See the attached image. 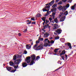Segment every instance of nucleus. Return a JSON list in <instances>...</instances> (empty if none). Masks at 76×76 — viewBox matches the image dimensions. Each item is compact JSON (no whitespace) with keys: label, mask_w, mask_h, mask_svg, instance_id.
<instances>
[{"label":"nucleus","mask_w":76,"mask_h":76,"mask_svg":"<svg viewBox=\"0 0 76 76\" xmlns=\"http://www.w3.org/2000/svg\"><path fill=\"white\" fill-rule=\"evenodd\" d=\"M67 15H68V12L67 11H66L64 13L63 12L61 13L59 16L60 19V21L61 22H63L65 20V19H66V16H67Z\"/></svg>","instance_id":"obj_1"},{"label":"nucleus","mask_w":76,"mask_h":76,"mask_svg":"<svg viewBox=\"0 0 76 76\" xmlns=\"http://www.w3.org/2000/svg\"><path fill=\"white\" fill-rule=\"evenodd\" d=\"M22 60L21 58L18 59H17L14 62V63L15 65H17V66H14V67L15 69H17L19 67V63L21 62V61H22Z\"/></svg>","instance_id":"obj_2"},{"label":"nucleus","mask_w":76,"mask_h":76,"mask_svg":"<svg viewBox=\"0 0 76 76\" xmlns=\"http://www.w3.org/2000/svg\"><path fill=\"white\" fill-rule=\"evenodd\" d=\"M37 45H38L37 44H36L34 46L33 48H37V49H34V50H42L43 48V47L41 46H39L37 47Z\"/></svg>","instance_id":"obj_3"},{"label":"nucleus","mask_w":76,"mask_h":76,"mask_svg":"<svg viewBox=\"0 0 76 76\" xmlns=\"http://www.w3.org/2000/svg\"><path fill=\"white\" fill-rule=\"evenodd\" d=\"M55 31L58 34H60L62 32V30L61 29V28H59L56 30Z\"/></svg>","instance_id":"obj_4"},{"label":"nucleus","mask_w":76,"mask_h":76,"mask_svg":"<svg viewBox=\"0 0 76 76\" xmlns=\"http://www.w3.org/2000/svg\"><path fill=\"white\" fill-rule=\"evenodd\" d=\"M58 28H60V26H58V25L57 24H55L53 25V30H56V29H57Z\"/></svg>","instance_id":"obj_5"},{"label":"nucleus","mask_w":76,"mask_h":76,"mask_svg":"<svg viewBox=\"0 0 76 76\" xmlns=\"http://www.w3.org/2000/svg\"><path fill=\"white\" fill-rule=\"evenodd\" d=\"M64 6L63 7L61 5H60L58 7V9L59 10H62V12H65V10H64Z\"/></svg>","instance_id":"obj_6"},{"label":"nucleus","mask_w":76,"mask_h":76,"mask_svg":"<svg viewBox=\"0 0 76 76\" xmlns=\"http://www.w3.org/2000/svg\"><path fill=\"white\" fill-rule=\"evenodd\" d=\"M31 58L32 61H35V59H36V56L35 54H33V55L31 56Z\"/></svg>","instance_id":"obj_7"},{"label":"nucleus","mask_w":76,"mask_h":76,"mask_svg":"<svg viewBox=\"0 0 76 76\" xmlns=\"http://www.w3.org/2000/svg\"><path fill=\"white\" fill-rule=\"evenodd\" d=\"M31 57H27L26 58V60L25 61L27 62V63H29L31 61Z\"/></svg>","instance_id":"obj_8"},{"label":"nucleus","mask_w":76,"mask_h":76,"mask_svg":"<svg viewBox=\"0 0 76 76\" xmlns=\"http://www.w3.org/2000/svg\"><path fill=\"white\" fill-rule=\"evenodd\" d=\"M70 6V5L69 4H67L66 6H64V10L65 11H66V10L67 8H69V7Z\"/></svg>","instance_id":"obj_9"},{"label":"nucleus","mask_w":76,"mask_h":76,"mask_svg":"<svg viewBox=\"0 0 76 76\" xmlns=\"http://www.w3.org/2000/svg\"><path fill=\"white\" fill-rule=\"evenodd\" d=\"M66 53V50H64L62 51L61 53H60L59 54V56H61L65 54Z\"/></svg>","instance_id":"obj_10"},{"label":"nucleus","mask_w":76,"mask_h":76,"mask_svg":"<svg viewBox=\"0 0 76 76\" xmlns=\"http://www.w3.org/2000/svg\"><path fill=\"white\" fill-rule=\"evenodd\" d=\"M57 10V8H53L51 10V11L52 12H55V13H56V11Z\"/></svg>","instance_id":"obj_11"},{"label":"nucleus","mask_w":76,"mask_h":76,"mask_svg":"<svg viewBox=\"0 0 76 76\" xmlns=\"http://www.w3.org/2000/svg\"><path fill=\"white\" fill-rule=\"evenodd\" d=\"M22 66H23V67H26L27 66H28V64L25 62H23L22 63Z\"/></svg>","instance_id":"obj_12"},{"label":"nucleus","mask_w":76,"mask_h":76,"mask_svg":"<svg viewBox=\"0 0 76 76\" xmlns=\"http://www.w3.org/2000/svg\"><path fill=\"white\" fill-rule=\"evenodd\" d=\"M54 0H53L52 1H51L50 3H49L50 5L51 6L52 5L54 4Z\"/></svg>","instance_id":"obj_13"},{"label":"nucleus","mask_w":76,"mask_h":76,"mask_svg":"<svg viewBox=\"0 0 76 76\" xmlns=\"http://www.w3.org/2000/svg\"><path fill=\"white\" fill-rule=\"evenodd\" d=\"M44 37H45V38H47L49 36V34H48V33H46L44 34Z\"/></svg>","instance_id":"obj_14"},{"label":"nucleus","mask_w":76,"mask_h":76,"mask_svg":"<svg viewBox=\"0 0 76 76\" xmlns=\"http://www.w3.org/2000/svg\"><path fill=\"white\" fill-rule=\"evenodd\" d=\"M76 4H75L74 6H72L71 7V10H75V6H76Z\"/></svg>","instance_id":"obj_15"},{"label":"nucleus","mask_w":76,"mask_h":76,"mask_svg":"<svg viewBox=\"0 0 76 76\" xmlns=\"http://www.w3.org/2000/svg\"><path fill=\"white\" fill-rule=\"evenodd\" d=\"M26 48L28 50H29V49H31V45H30L29 46H28V45H26Z\"/></svg>","instance_id":"obj_16"},{"label":"nucleus","mask_w":76,"mask_h":76,"mask_svg":"<svg viewBox=\"0 0 76 76\" xmlns=\"http://www.w3.org/2000/svg\"><path fill=\"white\" fill-rule=\"evenodd\" d=\"M35 61H31L30 62V64H29V65H30V66H32V65H33V64H35Z\"/></svg>","instance_id":"obj_17"},{"label":"nucleus","mask_w":76,"mask_h":76,"mask_svg":"<svg viewBox=\"0 0 76 76\" xmlns=\"http://www.w3.org/2000/svg\"><path fill=\"white\" fill-rule=\"evenodd\" d=\"M67 45L68 46L70 49H72V46H71V44L70 43H67Z\"/></svg>","instance_id":"obj_18"},{"label":"nucleus","mask_w":76,"mask_h":76,"mask_svg":"<svg viewBox=\"0 0 76 76\" xmlns=\"http://www.w3.org/2000/svg\"><path fill=\"white\" fill-rule=\"evenodd\" d=\"M56 15L55 13H53V12L52 15V19H54V18H55V15Z\"/></svg>","instance_id":"obj_19"},{"label":"nucleus","mask_w":76,"mask_h":76,"mask_svg":"<svg viewBox=\"0 0 76 76\" xmlns=\"http://www.w3.org/2000/svg\"><path fill=\"white\" fill-rule=\"evenodd\" d=\"M60 41L62 42H64L65 41V39L64 38H61L60 39Z\"/></svg>","instance_id":"obj_20"},{"label":"nucleus","mask_w":76,"mask_h":76,"mask_svg":"<svg viewBox=\"0 0 76 76\" xmlns=\"http://www.w3.org/2000/svg\"><path fill=\"white\" fill-rule=\"evenodd\" d=\"M9 64L11 66H13V65H15V64L13 63V62L11 61L10 62Z\"/></svg>","instance_id":"obj_21"},{"label":"nucleus","mask_w":76,"mask_h":76,"mask_svg":"<svg viewBox=\"0 0 76 76\" xmlns=\"http://www.w3.org/2000/svg\"><path fill=\"white\" fill-rule=\"evenodd\" d=\"M8 71H10L12 69V67H6Z\"/></svg>","instance_id":"obj_22"},{"label":"nucleus","mask_w":76,"mask_h":76,"mask_svg":"<svg viewBox=\"0 0 76 76\" xmlns=\"http://www.w3.org/2000/svg\"><path fill=\"white\" fill-rule=\"evenodd\" d=\"M17 58V55H14L13 57V60H16Z\"/></svg>","instance_id":"obj_23"},{"label":"nucleus","mask_w":76,"mask_h":76,"mask_svg":"<svg viewBox=\"0 0 76 76\" xmlns=\"http://www.w3.org/2000/svg\"><path fill=\"white\" fill-rule=\"evenodd\" d=\"M26 22H28V23H27V25H29V24H31V22L32 21H29V20H27L26 21Z\"/></svg>","instance_id":"obj_24"},{"label":"nucleus","mask_w":76,"mask_h":76,"mask_svg":"<svg viewBox=\"0 0 76 76\" xmlns=\"http://www.w3.org/2000/svg\"><path fill=\"white\" fill-rule=\"evenodd\" d=\"M57 7V4H56L53 5L52 7H53V8H55V7Z\"/></svg>","instance_id":"obj_25"},{"label":"nucleus","mask_w":76,"mask_h":76,"mask_svg":"<svg viewBox=\"0 0 76 76\" xmlns=\"http://www.w3.org/2000/svg\"><path fill=\"white\" fill-rule=\"evenodd\" d=\"M39 58H40V57H39V56H37L36 57V60H35V61H37H37H38V60H39Z\"/></svg>","instance_id":"obj_26"},{"label":"nucleus","mask_w":76,"mask_h":76,"mask_svg":"<svg viewBox=\"0 0 76 76\" xmlns=\"http://www.w3.org/2000/svg\"><path fill=\"white\" fill-rule=\"evenodd\" d=\"M51 6L50 5H48V6H46L45 7V9H50V7Z\"/></svg>","instance_id":"obj_27"},{"label":"nucleus","mask_w":76,"mask_h":76,"mask_svg":"<svg viewBox=\"0 0 76 76\" xmlns=\"http://www.w3.org/2000/svg\"><path fill=\"white\" fill-rule=\"evenodd\" d=\"M38 41H44V38H39V39H38Z\"/></svg>","instance_id":"obj_28"},{"label":"nucleus","mask_w":76,"mask_h":76,"mask_svg":"<svg viewBox=\"0 0 76 76\" xmlns=\"http://www.w3.org/2000/svg\"><path fill=\"white\" fill-rule=\"evenodd\" d=\"M16 55L17 58H21V57H22V56L21 55H18V54Z\"/></svg>","instance_id":"obj_29"},{"label":"nucleus","mask_w":76,"mask_h":76,"mask_svg":"<svg viewBox=\"0 0 76 76\" xmlns=\"http://www.w3.org/2000/svg\"><path fill=\"white\" fill-rule=\"evenodd\" d=\"M36 16L37 17V18H39V17H41L42 16L41 14H38Z\"/></svg>","instance_id":"obj_30"},{"label":"nucleus","mask_w":76,"mask_h":76,"mask_svg":"<svg viewBox=\"0 0 76 76\" xmlns=\"http://www.w3.org/2000/svg\"><path fill=\"white\" fill-rule=\"evenodd\" d=\"M54 20L55 21V22H56V23H58V20L57 19V18H55L54 19Z\"/></svg>","instance_id":"obj_31"},{"label":"nucleus","mask_w":76,"mask_h":76,"mask_svg":"<svg viewBox=\"0 0 76 76\" xmlns=\"http://www.w3.org/2000/svg\"><path fill=\"white\" fill-rule=\"evenodd\" d=\"M58 4H59V5L62 4H63V2H62V1H59V2H58Z\"/></svg>","instance_id":"obj_32"},{"label":"nucleus","mask_w":76,"mask_h":76,"mask_svg":"<svg viewBox=\"0 0 76 76\" xmlns=\"http://www.w3.org/2000/svg\"><path fill=\"white\" fill-rule=\"evenodd\" d=\"M59 38H60V37H59V36H57L54 38V39L56 40L58 39H59Z\"/></svg>","instance_id":"obj_33"},{"label":"nucleus","mask_w":76,"mask_h":76,"mask_svg":"<svg viewBox=\"0 0 76 76\" xmlns=\"http://www.w3.org/2000/svg\"><path fill=\"white\" fill-rule=\"evenodd\" d=\"M16 71V69H15V70L13 69V70H12V71H11L10 72H11V73H14V72H15Z\"/></svg>","instance_id":"obj_34"},{"label":"nucleus","mask_w":76,"mask_h":76,"mask_svg":"<svg viewBox=\"0 0 76 76\" xmlns=\"http://www.w3.org/2000/svg\"><path fill=\"white\" fill-rule=\"evenodd\" d=\"M46 8H43L42 9V10L43 12H47V9H46Z\"/></svg>","instance_id":"obj_35"},{"label":"nucleus","mask_w":76,"mask_h":76,"mask_svg":"<svg viewBox=\"0 0 76 76\" xmlns=\"http://www.w3.org/2000/svg\"><path fill=\"white\" fill-rule=\"evenodd\" d=\"M49 20H50V22H53V21H51V20H52V18H49Z\"/></svg>","instance_id":"obj_36"},{"label":"nucleus","mask_w":76,"mask_h":76,"mask_svg":"<svg viewBox=\"0 0 76 76\" xmlns=\"http://www.w3.org/2000/svg\"><path fill=\"white\" fill-rule=\"evenodd\" d=\"M67 0H62V1L63 3H66V1H67Z\"/></svg>","instance_id":"obj_37"},{"label":"nucleus","mask_w":76,"mask_h":76,"mask_svg":"<svg viewBox=\"0 0 76 76\" xmlns=\"http://www.w3.org/2000/svg\"><path fill=\"white\" fill-rule=\"evenodd\" d=\"M40 42V41L38 40V41H36V43L37 44H38V43H39Z\"/></svg>","instance_id":"obj_38"},{"label":"nucleus","mask_w":76,"mask_h":76,"mask_svg":"<svg viewBox=\"0 0 76 76\" xmlns=\"http://www.w3.org/2000/svg\"><path fill=\"white\" fill-rule=\"evenodd\" d=\"M51 11H47V14H48V15H49V14H50V13H51Z\"/></svg>","instance_id":"obj_39"},{"label":"nucleus","mask_w":76,"mask_h":76,"mask_svg":"<svg viewBox=\"0 0 76 76\" xmlns=\"http://www.w3.org/2000/svg\"><path fill=\"white\" fill-rule=\"evenodd\" d=\"M68 0V1H67V2H68V3H69V2H70V3H72V0Z\"/></svg>","instance_id":"obj_40"},{"label":"nucleus","mask_w":76,"mask_h":76,"mask_svg":"<svg viewBox=\"0 0 76 76\" xmlns=\"http://www.w3.org/2000/svg\"><path fill=\"white\" fill-rule=\"evenodd\" d=\"M31 20H35V18L33 17V18H31Z\"/></svg>","instance_id":"obj_41"},{"label":"nucleus","mask_w":76,"mask_h":76,"mask_svg":"<svg viewBox=\"0 0 76 76\" xmlns=\"http://www.w3.org/2000/svg\"><path fill=\"white\" fill-rule=\"evenodd\" d=\"M54 52L55 53H57V49H56L54 50Z\"/></svg>","instance_id":"obj_42"},{"label":"nucleus","mask_w":76,"mask_h":76,"mask_svg":"<svg viewBox=\"0 0 76 76\" xmlns=\"http://www.w3.org/2000/svg\"><path fill=\"white\" fill-rule=\"evenodd\" d=\"M50 43H51V44H54V41L52 40L51 41Z\"/></svg>","instance_id":"obj_43"},{"label":"nucleus","mask_w":76,"mask_h":76,"mask_svg":"<svg viewBox=\"0 0 76 76\" xmlns=\"http://www.w3.org/2000/svg\"><path fill=\"white\" fill-rule=\"evenodd\" d=\"M72 11H70L69 12L68 15L72 14Z\"/></svg>","instance_id":"obj_44"},{"label":"nucleus","mask_w":76,"mask_h":76,"mask_svg":"<svg viewBox=\"0 0 76 76\" xmlns=\"http://www.w3.org/2000/svg\"><path fill=\"white\" fill-rule=\"evenodd\" d=\"M28 52H27V51H26V50H25L24 51V53L25 54H27Z\"/></svg>","instance_id":"obj_45"},{"label":"nucleus","mask_w":76,"mask_h":76,"mask_svg":"<svg viewBox=\"0 0 76 76\" xmlns=\"http://www.w3.org/2000/svg\"><path fill=\"white\" fill-rule=\"evenodd\" d=\"M61 57L62 58V59L63 60H64V56H61Z\"/></svg>","instance_id":"obj_46"},{"label":"nucleus","mask_w":76,"mask_h":76,"mask_svg":"<svg viewBox=\"0 0 76 76\" xmlns=\"http://www.w3.org/2000/svg\"><path fill=\"white\" fill-rule=\"evenodd\" d=\"M47 26H48V24H47V25H45V26H43L44 28H46V27H47Z\"/></svg>","instance_id":"obj_47"},{"label":"nucleus","mask_w":76,"mask_h":76,"mask_svg":"<svg viewBox=\"0 0 76 76\" xmlns=\"http://www.w3.org/2000/svg\"><path fill=\"white\" fill-rule=\"evenodd\" d=\"M32 24H34V25H35L36 24V22H33L32 23Z\"/></svg>","instance_id":"obj_48"},{"label":"nucleus","mask_w":76,"mask_h":76,"mask_svg":"<svg viewBox=\"0 0 76 76\" xmlns=\"http://www.w3.org/2000/svg\"><path fill=\"white\" fill-rule=\"evenodd\" d=\"M65 57H66V58H65L66 60H67V56L66 54H65Z\"/></svg>","instance_id":"obj_49"},{"label":"nucleus","mask_w":76,"mask_h":76,"mask_svg":"<svg viewBox=\"0 0 76 76\" xmlns=\"http://www.w3.org/2000/svg\"><path fill=\"white\" fill-rule=\"evenodd\" d=\"M48 39H45L44 40V41L45 42H47V41H48Z\"/></svg>","instance_id":"obj_50"},{"label":"nucleus","mask_w":76,"mask_h":76,"mask_svg":"<svg viewBox=\"0 0 76 76\" xmlns=\"http://www.w3.org/2000/svg\"><path fill=\"white\" fill-rule=\"evenodd\" d=\"M18 36H21V35H22V34H21L20 33H18Z\"/></svg>","instance_id":"obj_51"},{"label":"nucleus","mask_w":76,"mask_h":76,"mask_svg":"<svg viewBox=\"0 0 76 76\" xmlns=\"http://www.w3.org/2000/svg\"><path fill=\"white\" fill-rule=\"evenodd\" d=\"M48 15V14L46 13V14L44 15V16H45V17H46V16H47Z\"/></svg>","instance_id":"obj_52"},{"label":"nucleus","mask_w":76,"mask_h":76,"mask_svg":"<svg viewBox=\"0 0 76 76\" xmlns=\"http://www.w3.org/2000/svg\"><path fill=\"white\" fill-rule=\"evenodd\" d=\"M60 0H56V3H57L58 2V1H59Z\"/></svg>","instance_id":"obj_53"},{"label":"nucleus","mask_w":76,"mask_h":76,"mask_svg":"<svg viewBox=\"0 0 76 76\" xmlns=\"http://www.w3.org/2000/svg\"><path fill=\"white\" fill-rule=\"evenodd\" d=\"M46 21L47 23H48V22H49V20H46Z\"/></svg>","instance_id":"obj_54"},{"label":"nucleus","mask_w":76,"mask_h":76,"mask_svg":"<svg viewBox=\"0 0 76 76\" xmlns=\"http://www.w3.org/2000/svg\"><path fill=\"white\" fill-rule=\"evenodd\" d=\"M44 47H47V45H46V43H45L44 44Z\"/></svg>","instance_id":"obj_55"},{"label":"nucleus","mask_w":76,"mask_h":76,"mask_svg":"<svg viewBox=\"0 0 76 76\" xmlns=\"http://www.w3.org/2000/svg\"><path fill=\"white\" fill-rule=\"evenodd\" d=\"M48 6H50V3L45 4V6H48Z\"/></svg>","instance_id":"obj_56"},{"label":"nucleus","mask_w":76,"mask_h":76,"mask_svg":"<svg viewBox=\"0 0 76 76\" xmlns=\"http://www.w3.org/2000/svg\"><path fill=\"white\" fill-rule=\"evenodd\" d=\"M59 69H60L59 68H58L56 70H55V71H54V72H55V71H57V70H59Z\"/></svg>","instance_id":"obj_57"},{"label":"nucleus","mask_w":76,"mask_h":76,"mask_svg":"<svg viewBox=\"0 0 76 76\" xmlns=\"http://www.w3.org/2000/svg\"><path fill=\"white\" fill-rule=\"evenodd\" d=\"M47 42H48V43H49V44H50V41L49 40H48Z\"/></svg>","instance_id":"obj_58"},{"label":"nucleus","mask_w":76,"mask_h":76,"mask_svg":"<svg viewBox=\"0 0 76 76\" xmlns=\"http://www.w3.org/2000/svg\"><path fill=\"white\" fill-rule=\"evenodd\" d=\"M54 55H57V56H60L57 54V53H55V54H54Z\"/></svg>","instance_id":"obj_59"},{"label":"nucleus","mask_w":76,"mask_h":76,"mask_svg":"<svg viewBox=\"0 0 76 76\" xmlns=\"http://www.w3.org/2000/svg\"><path fill=\"white\" fill-rule=\"evenodd\" d=\"M43 18L44 20H45V19H46V17H43Z\"/></svg>","instance_id":"obj_60"},{"label":"nucleus","mask_w":76,"mask_h":76,"mask_svg":"<svg viewBox=\"0 0 76 76\" xmlns=\"http://www.w3.org/2000/svg\"><path fill=\"white\" fill-rule=\"evenodd\" d=\"M64 66V65L62 66H61V67H59V69H61V68H62V67H63Z\"/></svg>","instance_id":"obj_61"},{"label":"nucleus","mask_w":76,"mask_h":76,"mask_svg":"<svg viewBox=\"0 0 76 76\" xmlns=\"http://www.w3.org/2000/svg\"><path fill=\"white\" fill-rule=\"evenodd\" d=\"M50 28H51V26H48V28H49V29H50Z\"/></svg>","instance_id":"obj_62"},{"label":"nucleus","mask_w":76,"mask_h":76,"mask_svg":"<svg viewBox=\"0 0 76 76\" xmlns=\"http://www.w3.org/2000/svg\"><path fill=\"white\" fill-rule=\"evenodd\" d=\"M46 45H47V46H48V43H46Z\"/></svg>","instance_id":"obj_63"},{"label":"nucleus","mask_w":76,"mask_h":76,"mask_svg":"<svg viewBox=\"0 0 76 76\" xmlns=\"http://www.w3.org/2000/svg\"><path fill=\"white\" fill-rule=\"evenodd\" d=\"M27 29H26L25 30H24V31L26 32V31H27Z\"/></svg>","instance_id":"obj_64"}]
</instances>
